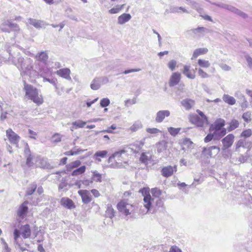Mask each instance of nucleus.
Here are the masks:
<instances>
[{
  "instance_id": "6",
  "label": "nucleus",
  "mask_w": 252,
  "mask_h": 252,
  "mask_svg": "<svg viewBox=\"0 0 252 252\" xmlns=\"http://www.w3.org/2000/svg\"><path fill=\"white\" fill-rule=\"evenodd\" d=\"M6 133L9 142L11 144L15 145L16 147L18 148V142L20 139V136L10 128H9L6 131Z\"/></svg>"
},
{
  "instance_id": "23",
  "label": "nucleus",
  "mask_w": 252,
  "mask_h": 252,
  "mask_svg": "<svg viewBox=\"0 0 252 252\" xmlns=\"http://www.w3.org/2000/svg\"><path fill=\"white\" fill-rule=\"evenodd\" d=\"M56 74L67 80H71V77L70 76V70L68 68H63L57 70L56 71Z\"/></svg>"
},
{
  "instance_id": "4",
  "label": "nucleus",
  "mask_w": 252,
  "mask_h": 252,
  "mask_svg": "<svg viewBox=\"0 0 252 252\" xmlns=\"http://www.w3.org/2000/svg\"><path fill=\"white\" fill-rule=\"evenodd\" d=\"M0 30L4 32L9 33L14 32L15 34L18 33L20 30L19 26L15 23L11 22L10 20H7L2 23L0 26Z\"/></svg>"
},
{
  "instance_id": "64",
  "label": "nucleus",
  "mask_w": 252,
  "mask_h": 252,
  "mask_svg": "<svg viewBox=\"0 0 252 252\" xmlns=\"http://www.w3.org/2000/svg\"><path fill=\"white\" fill-rule=\"evenodd\" d=\"M169 252H182V250L176 246H173L170 249Z\"/></svg>"
},
{
  "instance_id": "30",
  "label": "nucleus",
  "mask_w": 252,
  "mask_h": 252,
  "mask_svg": "<svg viewBox=\"0 0 252 252\" xmlns=\"http://www.w3.org/2000/svg\"><path fill=\"white\" fill-rule=\"evenodd\" d=\"M144 145V143L142 141H136L131 145V149L135 153H138Z\"/></svg>"
},
{
  "instance_id": "44",
  "label": "nucleus",
  "mask_w": 252,
  "mask_h": 252,
  "mask_svg": "<svg viewBox=\"0 0 252 252\" xmlns=\"http://www.w3.org/2000/svg\"><path fill=\"white\" fill-rule=\"evenodd\" d=\"M107 154V151H98L94 154V157H96V160H97L99 161H100L101 159L100 158H98L97 157H101L103 158L106 156Z\"/></svg>"
},
{
  "instance_id": "15",
  "label": "nucleus",
  "mask_w": 252,
  "mask_h": 252,
  "mask_svg": "<svg viewBox=\"0 0 252 252\" xmlns=\"http://www.w3.org/2000/svg\"><path fill=\"white\" fill-rule=\"evenodd\" d=\"M207 31V29L204 27H198L196 29H193L188 31L190 34H193L194 38H198L203 35V33Z\"/></svg>"
},
{
  "instance_id": "36",
  "label": "nucleus",
  "mask_w": 252,
  "mask_h": 252,
  "mask_svg": "<svg viewBox=\"0 0 252 252\" xmlns=\"http://www.w3.org/2000/svg\"><path fill=\"white\" fill-rule=\"evenodd\" d=\"M81 163L80 160H75L74 161H73L66 166L67 170L68 171H69L73 168H77L81 165Z\"/></svg>"
},
{
  "instance_id": "26",
  "label": "nucleus",
  "mask_w": 252,
  "mask_h": 252,
  "mask_svg": "<svg viewBox=\"0 0 252 252\" xmlns=\"http://www.w3.org/2000/svg\"><path fill=\"white\" fill-rule=\"evenodd\" d=\"M208 50L206 48H200L196 49L194 51L191 59L192 60H194L201 55H204L206 54L208 52Z\"/></svg>"
},
{
  "instance_id": "52",
  "label": "nucleus",
  "mask_w": 252,
  "mask_h": 252,
  "mask_svg": "<svg viewBox=\"0 0 252 252\" xmlns=\"http://www.w3.org/2000/svg\"><path fill=\"white\" fill-rule=\"evenodd\" d=\"M192 144L193 142L189 138H187L184 139L182 142V145L187 148H192Z\"/></svg>"
},
{
  "instance_id": "47",
  "label": "nucleus",
  "mask_w": 252,
  "mask_h": 252,
  "mask_svg": "<svg viewBox=\"0 0 252 252\" xmlns=\"http://www.w3.org/2000/svg\"><path fill=\"white\" fill-rule=\"evenodd\" d=\"M26 164L29 167H31L33 166L34 164L33 160L34 159L35 156L33 155H30L28 156H26Z\"/></svg>"
},
{
  "instance_id": "50",
  "label": "nucleus",
  "mask_w": 252,
  "mask_h": 252,
  "mask_svg": "<svg viewBox=\"0 0 252 252\" xmlns=\"http://www.w3.org/2000/svg\"><path fill=\"white\" fill-rule=\"evenodd\" d=\"M252 135V131L251 129H247L243 130L241 133L240 137L245 138L250 137Z\"/></svg>"
},
{
  "instance_id": "5",
  "label": "nucleus",
  "mask_w": 252,
  "mask_h": 252,
  "mask_svg": "<svg viewBox=\"0 0 252 252\" xmlns=\"http://www.w3.org/2000/svg\"><path fill=\"white\" fill-rule=\"evenodd\" d=\"M117 208L120 212L126 216L130 214L133 210L132 205L126 203L124 200L117 204Z\"/></svg>"
},
{
  "instance_id": "2",
  "label": "nucleus",
  "mask_w": 252,
  "mask_h": 252,
  "mask_svg": "<svg viewBox=\"0 0 252 252\" xmlns=\"http://www.w3.org/2000/svg\"><path fill=\"white\" fill-rule=\"evenodd\" d=\"M234 135L232 134H229L226 137L223 138L222 140L223 147L222 150L224 152L223 156L224 157L229 158L231 156L230 151L227 150L233 144L234 140Z\"/></svg>"
},
{
  "instance_id": "9",
  "label": "nucleus",
  "mask_w": 252,
  "mask_h": 252,
  "mask_svg": "<svg viewBox=\"0 0 252 252\" xmlns=\"http://www.w3.org/2000/svg\"><path fill=\"white\" fill-rule=\"evenodd\" d=\"M235 147L236 151H238L239 149L241 147L250 150L252 147V142L246 139H241L237 141Z\"/></svg>"
},
{
  "instance_id": "61",
  "label": "nucleus",
  "mask_w": 252,
  "mask_h": 252,
  "mask_svg": "<svg viewBox=\"0 0 252 252\" xmlns=\"http://www.w3.org/2000/svg\"><path fill=\"white\" fill-rule=\"evenodd\" d=\"M67 186V182L66 180L64 179H62L61 182L60 183L59 185V189L61 190L64 188H65Z\"/></svg>"
},
{
  "instance_id": "3",
  "label": "nucleus",
  "mask_w": 252,
  "mask_h": 252,
  "mask_svg": "<svg viewBox=\"0 0 252 252\" xmlns=\"http://www.w3.org/2000/svg\"><path fill=\"white\" fill-rule=\"evenodd\" d=\"M17 60L18 64L20 65L22 70L25 73L30 75V72L33 68L32 60L29 58L24 59L22 57H18Z\"/></svg>"
},
{
  "instance_id": "28",
  "label": "nucleus",
  "mask_w": 252,
  "mask_h": 252,
  "mask_svg": "<svg viewBox=\"0 0 252 252\" xmlns=\"http://www.w3.org/2000/svg\"><path fill=\"white\" fill-rule=\"evenodd\" d=\"M222 99L225 103L231 105H233L236 103V100L234 97L228 94H223L222 96Z\"/></svg>"
},
{
  "instance_id": "16",
  "label": "nucleus",
  "mask_w": 252,
  "mask_h": 252,
  "mask_svg": "<svg viewBox=\"0 0 252 252\" xmlns=\"http://www.w3.org/2000/svg\"><path fill=\"white\" fill-rule=\"evenodd\" d=\"M78 194L81 196L82 201L85 204H88L92 200L91 196L89 191L87 190H80Z\"/></svg>"
},
{
  "instance_id": "37",
  "label": "nucleus",
  "mask_w": 252,
  "mask_h": 252,
  "mask_svg": "<svg viewBox=\"0 0 252 252\" xmlns=\"http://www.w3.org/2000/svg\"><path fill=\"white\" fill-rule=\"evenodd\" d=\"M226 133V129L225 128L215 130L214 135L217 138H220L224 136Z\"/></svg>"
},
{
  "instance_id": "27",
  "label": "nucleus",
  "mask_w": 252,
  "mask_h": 252,
  "mask_svg": "<svg viewBox=\"0 0 252 252\" xmlns=\"http://www.w3.org/2000/svg\"><path fill=\"white\" fill-rule=\"evenodd\" d=\"M99 80L98 77H95L93 79L90 85L92 90H97L100 88L101 84Z\"/></svg>"
},
{
  "instance_id": "60",
  "label": "nucleus",
  "mask_w": 252,
  "mask_h": 252,
  "mask_svg": "<svg viewBox=\"0 0 252 252\" xmlns=\"http://www.w3.org/2000/svg\"><path fill=\"white\" fill-rule=\"evenodd\" d=\"M198 75L202 78H206L209 77V75L204 71L201 68H199L198 70Z\"/></svg>"
},
{
  "instance_id": "55",
  "label": "nucleus",
  "mask_w": 252,
  "mask_h": 252,
  "mask_svg": "<svg viewBox=\"0 0 252 252\" xmlns=\"http://www.w3.org/2000/svg\"><path fill=\"white\" fill-rule=\"evenodd\" d=\"M110 103V101L108 98H102L100 102V105L102 107H105Z\"/></svg>"
},
{
  "instance_id": "56",
  "label": "nucleus",
  "mask_w": 252,
  "mask_h": 252,
  "mask_svg": "<svg viewBox=\"0 0 252 252\" xmlns=\"http://www.w3.org/2000/svg\"><path fill=\"white\" fill-rule=\"evenodd\" d=\"M146 130L147 132L153 134H157L161 132V131L157 128H147Z\"/></svg>"
},
{
  "instance_id": "33",
  "label": "nucleus",
  "mask_w": 252,
  "mask_h": 252,
  "mask_svg": "<svg viewBox=\"0 0 252 252\" xmlns=\"http://www.w3.org/2000/svg\"><path fill=\"white\" fill-rule=\"evenodd\" d=\"M142 124L140 121H137L130 127L129 129L132 132H135L142 127Z\"/></svg>"
},
{
  "instance_id": "48",
  "label": "nucleus",
  "mask_w": 252,
  "mask_h": 252,
  "mask_svg": "<svg viewBox=\"0 0 252 252\" xmlns=\"http://www.w3.org/2000/svg\"><path fill=\"white\" fill-rule=\"evenodd\" d=\"M86 124V122L81 120L76 121L72 123V125L75 126V129L83 127Z\"/></svg>"
},
{
  "instance_id": "41",
  "label": "nucleus",
  "mask_w": 252,
  "mask_h": 252,
  "mask_svg": "<svg viewBox=\"0 0 252 252\" xmlns=\"http://www.w3.org/2000/svg\"><path fill=\"white\" fill-rule=\"evenodd\" d=\"M167 148V143L165 141H162L157 144V151L158 153H161L165 150Z\"/></svg>"
},
{
  "instance_id": "24",
  "label": "nucleus",
  "mask_w": 252,
  "mask_h": 252,
  "mask_svg": "<svg viewBox=\"0 0 252 252\" xmlns=\"http://www.w3.org/2000/svg\"><path fill=\"white\" fill-rule=\"evenodd\" d=\"M181 103L186 110H190L195 104V102L193 100L189 98L183 100Z\"/></svg>"
},
{
  "instance_id": "46",
  "label": "nucleus",
  "mask_w": 252,
  "mask_h": 252,
  "mask_svg": "<svg viewBox=\"0 0 252 252\" xmlns=\"http://www.w3.org/2000/svg\"><path fill=\"white\" fill-rule=\"evenodd\" d=\"M190 3L192 8L196 10L199 14L202 13L203 9L200 7L199 3L195 1H190Z\"/></svg>"
},
{
  "instance_id": "43",
  "label": "nucleus",
  "mask_w": 252,
  "mask_h": 252,
  "mask_svg": "<svg viewBox=\"0 0 252 252\" xmlns=\"http://www.w3.org/2000/svg\"><path fill=\"white\" fill-rule=\"evenodd\" d=\"M92 180L96 182H101V174H99L96 170L93 171V172Z\"/></svg>"
},
{
  "instance_id": "45",
  "label": "nucleus",
  "mask_w": 252,
  "mask_h": 252,
  "mask_svg": "<svg viewBox=\"0 0 252 252\" xmlns=\"http://www.w3.org/2000/svg\"><path fill=\"white\" fill-rule=\"evenodd\" d=\"M198 64L201 67L208 68L210 66V63L208 61L203 59H199L198 60Z\"/></svg>"
},
{
  "instance_id": "42",
  "label": "nucleus",
  "mask_w": 252,
  "mask_h": 252,
  "mask_svg": "<svg viewBox=\"0 0 252 252\" xmlns=\"http://www.w3.org/2000/svg\"><path fill=\"white\" fill-rule=\"evenodd\" d=\"M37 185L35 183H32L30 185L26 191V195H31L35 191Z\"/></svg>"
},
{
  "instance_id": "63",
  "label": "nucleus",
  "mask_w": 252,
  "mask_h": 252,
  "mask_svg": "<svg viewBox=\"0 0 252 252\" xmlns=\"http://www.w3.org/2000/svg\"><path fill=\"white\" fill-rule=\"evenodd\" d=\"M126 153V151L125 150H121L119 151H117L115 152L113 155L114 156V158H120L121 157V155L123 154H124Z\"/></svg>"
},
{
  "instance_id": "12",
  "label": "nucleus",
  "mask_w": 252,
  "mask_h": 252,
  "mask_svg": "<svg viewBox=\"0 0 252 252\" xmlns=\"http://www.w3.org/2000/svg\"><path fill=\"white\" fill-rule=\"evenodd\" d=\"M181 75L180 73L178 72L173 73L169 79V86L174 87L177 85L181 80Z\"/></svg>"
},
{
  "instance_id": "35",
  "label": "nucleus",
  "mask_w": 252,
  "mask_h": 252,
  "mask_svg": "<svg viewBox=\"0 0 252 252\" xmlns=\"http://www.w3.org/2000/svg\"><path fill=\"white\" fill-rule=\"evenodd\" d=\"M105 215L107 217L112 218L115 216V211L111 205H108L107 210L105 212Z\"/></svg>"
},
{
  "instance_id": "51",
  "label": "nucleus",
  "mask_w": 252,
  "mask_h": 252,
  "mask_svg": "<svg viewBox=\"0 0 252 252\" xmlns=\"http://www.w3.org/2000/svg\"><path fill=\"white\" fill-rule=\"evenodd\" d=\"M251 116V113L250 111H247L243 114L242 118L245 122L249 123L252 120Z\"/></svg>"
},
{
  "instance_id": "20",
  "label": "nucleus",
  "mask_w": 252,
  "mask_h": 252,
  "mask_svg": "<svg viewBox=\"0 0 252 252\" xmlns=\"http://www.w3.org/2000/svg\"><path fill=\"white\" fill-rule=\"evenodd\" d=\"M29 23L32 25L36 29H39L41 28L42 27L48 25V24L46 23L44 21L39 20H36L32 18H29L28 19Z\"/></svg>"
},
{
  "instance_id": "59",
  "label": "nucleus",
  "mask_w": 252,
  "mask_h": 252,
  "mask_svg": "<svg viewBox=\"0 0 252 252\" xmlns=\"http://www.w3.org/2000/svg\"><path fill=\"white\" fill-rule=\"evenodd\" d=\"M245 58L247 62L248 67L252 69V58L249 55H245Z\"/></svg>"
},
{
  "instance_id": "22",
  "label": "nucleus",
  "mask_w": 252,
  "mask_h": 252,
  "mask_svg": "<svg viewBox=\"0 0 252 252\" xmlns=\"http://www.w3.org/2000/svg\"><path fill=\"white\" fill-rule=\"evenodd\" d=\"M142 194L144 196V207L149 210L151 205L152 197L149 191L147 190H145V192L143 191Z\"/></svg>"
},
{
  "instance_id": "14",
  "label": "nucleus",
  "mask_w": 252,
  "mask_h": 252,
  "mask_svg": "<svg viewBox=\"0 0 252 252\" xmlns=\"http://www.w3.org/2000/svg\"><path fill=\"white\" fill-rule=\"evenodd\" d=\"M170 113L168 110H160L157 113L155 121L157 123H161L166 117L170 116Z\"/></svg>"
},
{
  "instance_id": "31",
  "label": "nucleus",
  "mask_w": 252,
  "mask_h": 252,
  "mask_svg": "<svg viewBox=\"0 0 252 252\" xmlns=\"http://www.w3.org/2000/svg\"><path fill=\"white\" fill-rule=\"evenodd\" d=\"M190 66L185 65L184 67L183 74L189 79H194L195 75L189 71Z\"/></svg>"
},
{
  "instance_id": "49",
  "label": "nucleus",
  "mask_w": 252,
  "mask_h": 252,
  "mask_svg": "<svg viewBox=\"0 0 252 252\" xmlns=\"http://www.w3.org/2000/svg\"><path fill=\"white\" fill-rule=\"evenodd\" d=\"M181 129V128L180 127L174 128L173 127H169L168 128V131L172 136H175L179 133Z\"/></svg>"
},
{
  "instance_id": "34",
  "label": "nucleus",
  "mask_w": 252,
  "mask_h": 252,
  "mask_svg": "<svg viewBox=\"0 0 252 252\" xmlns=\"http://www.w3.org/2000/svg\"><path fill=\"white\" fill-rule=\"evenodd\" d=\"M239 124H240L237 120L233 119L229 124V126L227 128L228 131H231L237 128L239 126Z\"/></svg>"
},
{
  "instance_id": "7",
  "label": "nucleus",
  "mask_w": 252,
  "mask_h": 252,
  "mask_svg": "<svg viewBox=\"0 0 252 252\" xmlns=\"http://www.w3.org/2000/svg\"><path fill=\"white\" fill-rule=\"evenodd\" d=\"M189 122L195 125L197 127H203L205 124H208V123L202 120L196 114H191L189 116Z\"/></svg>"
},
{
  "instance_id": "39",
  "label": "nucleus",
  "mask_w": 252,
  "mask_h": 252,
  "mask_svg": "<svg viewBox=\"0 0 252 252\" xmlns=\"http://www.w3.org/2000/svg\"><path fill=\"white\" fill-rule=\"evenodd\" d=\"M86 167L85 165L74 170L71 173L72 176H78L82 174L85 172Z\"/></svg>"
},
{
  "instance_id": "62",
  "label": "nucleus",
  "mask_w": 252,
  "mask_h": 252,
  "mask_svg": "<svg viewBox=\"0 0 252 252\" xmlns=\"http://www.w3.org/2000/svg\"><path fill=\"white\" fill-rule=\"evenodd\" d=\"M196 112L199 115V116L200 117V118H201L202 120H204L205 121L208 123V119L207 117L204 115V114L202 111L198 109L196 110Z\"/></svg>"
},
{
  "instance_id": "21",
  "label": "nucleus",
  "mask_w": 252,
  "mask_h": 252,
  "mask_svg": "<svg viewBox=\"0 0 252 252\" xmlns=\"http://www.w3.org/2000/svg\"><path fill=\"white\" fill-rule=\"evenodd\" d=\"M35 161L37 163V165L43 168H50V164L48 162L46 158L41 157H37Z\"/></svg>"
},
{
  "instance_id": "58",
  "label": "nucleus",
  "mask_w": 252,
  "mask_h": 252,
  "mask_svg": "<svg viewBox=\"0 0 252 252\" xmlns=\"http://www.w3.org/2000/svg\"><path fill=\"white\" fill-rule=\"evenodd\" d=\"M177 64V62L175 60L170 61L168 63V67L171 69L172 71L174 70L175 69V67Z\"/></svg>"
},
{
  "instance_id": "40",
  "label": "nucleus",
  "mask_w": 252,
  "mask_h": 252,
  "mask_svg": "<svg viewBox=\"0 0 252 252\" xmlns=\"http://www.w3.org/2000/svg\"><path fill=\"white\" fill-rule=\"evenodd\" d=\"M125 4L122 5H116L114 7L111 8L109 10V13L110 14H116L119 13L122 9L124 8Z\"/></svg>"
},
{
  "instance_id": "19",
  "label": "nucleus",
  "mask_w": 252,
  "mask_h": 252,
  "mask_svg": "<svg viewBox=\"0 0 252 252\" xmlns=\"http://www.w3.org/2000/svg\"><path fill=\"white\" fill-rule=\"evenodd\" d=\"M5 48H7V52L9 53V57L8 58V62H11L12 63L15 64V62L14 60V57L13 55H15V51L17 50V47L14 45L9 47L8 45L6 44L5 45Z\"/></svg>"
},
{
  "instance_id": "18",
  "label": "nucleus",
  "mask_w": 252,
  "mask_h": 252,
  "mask_svg": "<svg viewBox=\"0 0 252 252\" xmlns=\"http://www.w3.org/2000/svg\"><path fill=\"white\" fill-rule=\"evenodd\" d=\"M61 204L69 209H71L75 208V205L73 201L68 197H63L61 199Z\"/></svg>"
},
{
  "instance_id": "13",
  "label": "nucleus",
  "mask_w": 252,
  "mask_h": 252,
  "mask_svg": "<svg viewBox=\"0 0 252 252\" xmlns=\"http://www.w3.org/2000/svg\"><path fill=\"white\" fill-rule=\"evenodd\" d=\"M20 234L24 239L30 237L31 235V229L29 224L22 225L20 228Z\"/></svg>"
},
{
  "instance_id": "29",
  "label": "nucleus",
  "mask_w": 252,
  "mask_h": 252,
  "mask_svg": "<svg viewBox=\"0 0 252 252\" xmlns=\"http://www.w3.org/2000/svg\"><path fill=\"white\" fill-rule=\"evenodd\" d=\"M224 125L225 121L224 120L221 119L217 120L214 123L215 130L222 128Z\"/></svg>"
},
{
  "instance_id": "57",
  "label": "nucleus",
  "mask_w": 252,
  "mask_h": 252,
  "mask_svg": "<svg viewBox=\"0 0 252 252\" xmlns=\"http://www.w3.org/2000/svg\"><path fill=\"white\" fill-rule=\"evenodd\" d=\"M149 160V157L146 155V153H142L141 155L140 158V161L144 163H147L148 161Z\"/></svg>"
},
{
  "instance_id": "53",
  "label": "nucleus",
  "mask_w": 252,
  "mask_h": 252,
  "mask_svg": "<svg viewBox=\"0 0 252 252\" xmlns=\"http://www.w3.org/2000/svg\"><path fill=\"white\" fill-rule=\"evenodd\" d=\"M62 136L59 133L54 134L52 137L53 143H58L61 141Z\"/></svg>"
},
{
  "instance_id": "25",
  "label": "nucleus",
  "mask_w": 252,
  "mask_h": 252,
  "mask_svg": "<svg viewBox=\"0 0 252 252\" xmlns=\"http://www.w3.org/2000/svg\"><path fill=\"white\" fill-rule=\"evenodd\" d=\"M131 16L130 14L123 13L118 18V24L119 25H124L126 23L128 22Z\"/></svg>"
},
{
  "instance_id": "8",
  "label": "nucleus",
  "mask_w": 252,
  "mask_h": 252,
  "mask_svg": "<svg viewBox=\"0 0 252 252\" xmlns=\"http://www.w3.org/2000/svg\"><path fill=\"white\" fill-rule=\"evenodd\" d=\"M219 147L216 146H212L208 148H204L202 153L207 156V158H212L213 156L217 155L220 152Z\"/></svg>"
},
{
  "instance_id": "32",
  "label": "nucleus",
  "mask_w": 252,
  "mask_h": 252,
  "mask_svg": "<svg viewBox=\"0 0 252 252\" xmlns=\"http://www.w3.org/2000/svg\"><path fill=\"white\" fill-rule=\"evenodd\" d=\"M186 13H189V12L183 7L174 6L170 8V12L172 13H180L181 12Z\"/></svg>"
},
{
  "instance_id": "10",
  "label": "nucleus",
  "mask_w": 252,
  "mask_h": 252,
  "mask_svg": "<svg viewBox=\"0 0 252 252\" xmlns=\"http://www.w3.org/2000/svg\"><path fill=\"white\" fill-rule=\"evenodd\" d=\"M177 169L176 165L173 166L170 165L164 166L161 170V175L166 178L170 177L173 174L174 172L177 171Z\"/></svg>"
},
{
  "instance_id": "1",
  "label": "nucleus",
  "mask_w": 252,
  "mask_h": 252,
  "mask_svg": "<svg viewBox=\"0 0 252 252\" xmlns=\"http://www.w3.org/2000/svg\"><path fill=\"white\" fill-rule=\"evenodd\" d=\"M24 90L25 92L26 97L37 105L41 104L43 103L42 96L39 94L38 91L36 88L31 85L25 83Z\"/></svg>"
},
{
  "instance_id": "54",
  "label": "nucleus",
  "mask_w": 252,
  "mask_h": 252,
  "mask_svg": "<svg viewBox=\"0 0 252 252\" xmlns=\"http://www.w3.org/2000/svg\"><path fill=\"white\" fill-rule=\"evenodd\" d=\"M151 193L154 197H158L161 194V191L156 188L151 189Z\"/></svg>"
},
{
  "instance_id": "17",
  "label": "nucleus",
  "mask_w": 252,
  "mask_h": 252,
  "mask_svg": "<svg viewBox=\"0 0 252 252\" xmlns=\"http://www.w3.org/2000/svg\"><path fill=\"white\" fill-rule=\"evenodd\" d=\"M225 9L239 15L244 19H246L248 17L247 14L244 13L240 10L231 5L227 4Z\"/></svg>"
},
{
  "instance_id": "11",
  "label": "nucleus",
  "mask_w": 252,
  "mask_h": 252,
  "mask_svg": "<svg viewBox=\"0 0 252 252\" xmlns=\"http://www.w3.org/2000/svg\"><path fill=\"white\" fill-rule=\"evenodd\" d=\"M28 201H25L19 207L17 211V215L21 219H23L26 216L28 211V207L27 204Z\"/></svg>"
},
{
  "instance_id": "38",
  "label": "nucleus",
  "mask_w": 252,
  "mask_h": 252,
  "mask_svg": "<svg viewBox=\"0 0 252 252\" xmlns=\"http://www.w3.org/2000/svg\"><path fill=\"white\" fill-rule=\"evenodd\" d=\"M37 59L41 62H45L47 61L48 56L45 52H41L36 55Z\"/></svg>"
}]
</instances>
